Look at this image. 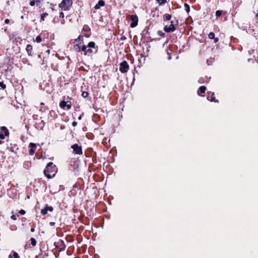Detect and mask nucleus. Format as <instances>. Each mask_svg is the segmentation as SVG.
Returning a JSON list of instances; mask_svg holds the SVG:
<instances>
[{
	"mask_svg": "<svg viewBox=\"0 0 258 258\" xmlns=\"http://www.w3.org/2000/svg\"><path fill=\"white\" fill-rule=\"evenodd\" d=\"M52 165H53L52 162H50L48 163L45 169L44 170V171H43L44 174L48 179L51 178L52 176H53L54 175V174H53V175H52L50 173H47L48 172L51 173L54 171L52 169L55 168V166H52Z\"/></svg>",
	"mask_w": 258,
	"mask_h": 258,
	"instance_id": "nucleus-1",
	"label": "nucleus"
},
{
	"mask_svg": "<svg viewBox=\"0 0 258 258\" xmlns=\"http://www.w3.org/2000/svg\"><path fill=\"white\" fill-rule=\"evenodd\" d=\"M73 5L72 0H62L59 4V8L63 11H68Z\"/></svg>",
	"mask_w": 258,
	"mask_h": 258,
	"instance_id": "nucleus-2",
	"label": "nucleus"
},
{
	"mask_svg": "<svg viewBox=\"0 0 258 258\" xmlns=\"http://www.w3.org/2000/svg\"><path fill=\"white\" fill-rule=\"evenodd\" d=\"M175 23H176V24H177V21L176 20L171 21L169 26L167 25L164 26V30L167 33L173 32L175 30Z\"/></svg>",
	"mask_w": 258,
	"mask_h": 258,
	"instance_id": "nucleus-3",
	"label": "nucleus"
},
{
	"mask_svg": "<svg viewBox=\"0 0 258 258\" xmlns=\"http://www.w3.org/2000/svg\"><path fill=\"white\" fill-rule=\"evenodd\" d=\"M129 65L127 61L124 60L120 62L119 64V71L122 73H125L128 71Z\"/></svg>",
	"mask_w": 258,
	"mask_h": 258,
	"instance_id": "nucleus-4",
	"label": "nucleus"
},
{
	"mask_svg": "<svg viewBox=\"0 0 258 258\" xmlns=\"http://www.w3.org/2000/svg\"><path fill=\"white\" fill-rule=\"evenodd\" d=\"M73 152L75 154L82 155L83 154L82 147L77 144H75L71 146Z\"/></svg>",
	"mask_w": 258,
	"mask_h": 258,
	"instance_id": "nucleus-5",
	"label": "nucleus"
},
{
	"mask_svg": "<svg viewBox=\"0 0 258 258\" xmlns=\"http://www.w3.org/2000/svg\"><path fill=\"white\" fill-rule=\"evenodd\" d=\"M131 20L132 22L130 24L131 28H134L136 27L138 23V18L136 15H132L131 16Z\"/></svg>",
	"mask_w": 258,
	"mask_h": 258,
	"instance_id": "nucleus-6",
	"label": "nucleus"
},
{
	"mask_svg": "<svg viewBox=\"0 0 258 258\" xmlns=\"http://www.w3.org/2000/svg\"><path fill=\"white\" fill-rule=\"evenodd\" d=\"M81 35H80L78 38L75 39V42L74 43H75L74 45V47H73V49L74 50L76 51V52H81V47L80 46V45L78 43H77V42L78 41H79V39L81 37Z\"/></svg>",
	"mask_w": 258,
	"mask_h": 258,
	"instance_id": "nucleus-7",
	"label": "nucleus"
},
{
	"mask_svg": "<svg viewBox=\"0 0 258 258\" xmlns=\"http://www.w3.org/2000/svg\"><path fill=\"white\" fill-rule=\"evenodd\" d=\"M54 245L56 247H59L60 251H63L66 248V246L63 242L61 240H59L57 242L54 243Z\"/></svg>",
	"mask_w": 258,
	"mask_h": 258,
	"instance_id": "nucleus-8",
	"label": "nucleus"
},
{
	"mask_svg": "<svg viewBox=\"0 0 258 258\" xmlns=\"http://www.w3.org/2000/svg\"><path fill=\"white\" fill-rule=\"evenodd\" d=\"M53 210V208L52 206H48L46 205L44 208L42 209L41 210V213L43 215H45L47 214V211L52 212Z\"/></svg>",
	"mask_w": 258,
	"mask_h": 258,
	"instance_id": "nucleus-9",
	"label": "nucleus"
},
{
	"mask_svg": "<svg viewBox=\"0 0 258 258\" xmlns=\"http://www.w3.org/2000/svg\"><path fill=\"white\" fill-rule=\"evenodd\" d=\"M1 130L4 132V134H3V133H0V139H4L5 136L9 135V131L6 126L1 127Z\"/></svg>",
	"mask_w": 258,
	"mask_h": 258,
	"instance_id": "nucleus-10",
	"label": "nucleus"
},
{
	"mask_svg": "<svg viewBox=\"0 0 258 258\" xmlns=\"http://www.w3.org/2000/svg\"><path fill=\"white\" fill-rule=\"evenodd\" d=\"M105 5V3L103 0H99L98 3L95 6L94 9L96 10L99 9L100 7H103Z\"/></svg>",
	"mask_w": 258,
	"mask_h": 258,
	"instance_id": "nucleus-11",
	"label": "nucleus"
},
{
	"mask_svg": "<svg viewBox=\"0 0 258 258\" xmlns=\"http://www.w3.org/2000/svg\"><path fill=\"white\" fill-rule=\"evenodd\" d=\"M87 47L93 49L94 50V53H96L97 51V48H95V43L93 41L89 42L87 45Z\"/></svg>",
	"mask_w": 258,
	"mask_h": 258,
	"instance_id": "nucleus-12",
	"label": "nucleus"
},
{
	"mask_svg": "<svg viewBox=\"0 0 258 258\" xmlns=\"http://www.w3.org/2000/svg\"><path fill=\"white\" fill-rule=\"evenodd\" d=\"M26 51L28 53V54L29 56H32V50H33V47L30 44H28L26 46Z\"/></svg>",
	"mask_w": 258,
	"mask_h": 258,
	"instance_id": "nucleus-13",
	"label": "nucleus"
},
{
	"mask_svg": "<svg viewBox=\"0 0 258 258\" xmlns=\"http://www.w3.org/2000/svg\"><path fill=\"white\" fill-rule=\"evenodd\" d=\"M92 53H94V50L92 48H87V50H85V55L90 56L92 54Z\"/></svg>",
	"mask_w": 258,
	"mask_h": 258,
	"instance_id": "nucleus-14",
	"label": "nucleus"
},
{
	"mask_svg": "<svg viewBox=\"0 0 258 258\" xmlns=\"http://www.w3.org/2000/svg\"><path fill=\"white\" fill-rule=\"evenodd\" d=\"M214 93L212 94V96L210 97V96L207 97V99L210 100V101H214L215 102H218V100L215 99V98L214 96Z\"/></svg>",
	"mask_w": 258,
	"mask_h": 258,
	"instance_id": "nucleus-15",
	"label": "nucleus"
},
{
	"mask_svg": "<svg viewBox=\"0 0 258 258\" xmlns=\"http://www.w3.org/2000/svg\"><path fill=\"white\" fill-rule=\"evenodd\" d=\"M67 102L65 101H61L59 103V106L60 108L62 109H64L65 107H66Z\"/></svg>",
	"mask_w": 258,
	"mask_h": 258,
	"instance_id": "nucleus-16",
	"label": "nucleus"
},
{
	"mask_svg": "<svg viewBox=\"0 0 258 258\" xmlns=\"http://www.w3.org/2000/svg\"><path fill=\"white\" fill-rule=\"evenodd\" d=\"M206 90V87L204 86H201L198 91V93L200 92L201 93H204Z\"/></svg>",
	"mask_w": 258,
	"mask_h": 258,
	"instance_id": "nucleus-17",
	"label": "nucleus"
},
{
	"mask_svg": "<svg viewBox=\"0 0 258 258\" xmlns=\"http://www.w3.org/2000/svg\"><path fill=\"white\" fill-rule=\"evenodd\" d=\"M171 18V16L170 14H166L164 15V19L165 20L168 21Z\"/></svg>",
	"mask_w": 258,
	"mask_h": 258,
	"instance_id": "nucleus-18",
	"label": "nucleus"
},
{
	"mask_svg": "<svg viewBox=\"0 0 258 258\" xmlns=\"http://www.w3.org/2000/svg\"><path fill=\"white\" fill-rule=\"evenodd\" d=\"M184 8H185V11H186V13H188L189 12V10H190L189 6L187 4L185 3L184 4Z\"/></svg>",
	"mask_w": 258,
	"mask_h": 258,
	"instance_id": "nucleus-19",
	"label": "nucleus"
},
{
	"mask_svg": "<svg viewBox=\"0 0 258 258\" xmlns=\"http://www.w3.org/2000/svg\"><path fill=\"white\" fill-rule=\"evenodd\" d=\"M31 244L35 246L36 245V241L34 238H31L30 239Z\"/></svg>",
	"mask_w": 258,
	"mask_h": 258,
	"instance_id": "nucleus-20",
	"label": "nucleus"
},
{
	"mask_svg": "<svg viewBox=\"0 0 258 258\" xmlns=\"http://www.w3.org/2000/svg\"><path fill=\"white\" fill-rule=\"evenodd\" d=\"M48 16V14L47 13H43L41 15V21H44V18L46 16Z\"/></svg>",
	"mask_w": 258,
	"mask_h": 258,
	"instance_id": "nucleus-21",
	"label": "nucleus"
},
{
	"mask_svg": "<svg viewBox=\"0 0 258 258\" xmlns=\"http://www.w3.org/2000/svg\"><path fill=\"white\" fill-rule=\"evenodd\" d=\"M83 30L86 32H89L90 31V28L87 25H85L83 27Z\"/></svg>",
	"mask_w": 258,
	"mask_h": 258,
	"instance_id": "nucleus-22",
	"label": "nucleus"
},
{
	"mask_svg": "<svg viewBox=\"0 0 258 258\" xmlns=\"http://www.w3.org/2000/svg\"><path fill=\"white\" fill-rule=\"evenodd\" d=\"M29 146L31 148V149H35L36 147V144L33 143H30L29 145Z\"/></svg>",
	"mask_w": 258,
	"mask_h": 258,
	"instance_id": "nucleus-23",
	"label": "nucleus"
},
{
	"mask_svg": "<svg viewBox=\"0 0 258 258\" xmlns=\"http://www.w3.org/2000/svg\"><path fill=\"white\" fill-rule=\"evenodd\" d=\"M208 37L210 39H213L215 37V34L213 32H210L209 34Z\"/></svg>",
	"mask_w": 258,
	"mask_h": 258,
	"instance_id": "nucleus-24",
	"label": "nucleus"
},
{
	"mask_svg": "<svg viewBox=\"0 0 258 258\" xmlns=\"http://www.w3.org/2000/svg\"><path fill=\"white\" fill-rule=\"evenodd\" d=\"M82 96L84 98H87L88 96V93L87 92L84 91L82 93Z\"/></svg>",
	"mask_w": 258,
	"mask_h": 258,
	"instance_id": "nucleus-25",
	"label": "nucleus"
},
{
	"mask_svg": "<svg viewBox=\"0 0 258 258\" xmlns=\"http://www.w3.org/2000/svg\"><path fill=\"white\" fill-rule=\"evenodd\" d=\"M222 14V11L220 10H217L216 11L215 15L217 17H220Z\"/></svg>",
	"mask_w": 258,
	"mask_h": 258,
	"instance_id": "nucleus-26",
	"label": "nucleus"
},
{
	"mask_svg": "<svg viewBox=\"0 0 258 258\" xmlns=\"http://www.w3.org/2000/svg\"><path fill=\"white\" fill-rule=\"evenodd\" d=\"M87 46H86V45H83L82 46V47L81 48V51H84V53L85 54V50H87Z\"/></svg>",
	"mask_w": 258,
	"mask_h": 258,
	"instance_id": "nucleus-27",
	"label": "nucleus"
},
{
	"mask_svg": "<svg viewBox=\"0 0 258 258\" xmlns=\"http://www.w3.org/2000/svg\"><path fill=\"white\" fill-rule=\"evenodd\" d=\"M36 41L37 42V43H39L41 41V38L40 36H37L36 37Z\"/></svg>",
	"mask_w": 258,
	"mask_h": 258,
	"instance_id": "nucleus-28",
	"label": "nucleus"
},
{
	"mask_svg": "<svg viewBox=\"0 0 258 258\" xmlns=\"http://www.w3.org/2000/svg\"><path fill=\"white\" fill-rule=\"evenodd\" d=\"M0 87H1L3 89H5L6 88V86L4 84L3 82H0Z\"/></svg>",
	"mask_w": 258,
	"mask_h": 258,
	"instance_id": "nucleus-29",
	"label": "nucleus"
},
{
	"mask_svg": "<svg viewBox=\"0 0 258 258\" xmlns=\"http://www.w3.org/2000/svg\"><path fill=\"white\" fill-rule=\"evenodd\" d=\"M160 5L164 4L166 1V0H157Z\"/></svg>",
	"mask_w": 258,
	"mask_h": 258,
	"instance_id": "nucleus-30",
	"label": "nucleus"
},
{
	"mask_svg": "<svg viewBox=\"0 0 258 258\" xmlns=\"http://www.w3.org/2000/svg\"><path fill=\"white\" fill-rule=\"evenodd\" d=\"M35 153V149H30V150H29V155L32 156Z\"/></svg>",
	"mask_w": 258,
	"mask_h": 258,
	"instance_id": "nucleus-31",
	"label": "nucleus"
},
{
	"mask_svg": "<svg viewBox=\"0 0 258 258\" xmlns=\"http://www.w3.org/2000/svg\"><path fill=\"white\" fill-rule=\"evenodd\" d=\"M158 34L159 35L161 36L162 37H165V34L164 33H163L161 31H158Z\"/></svg>",
	"mask_w": 258,
	"mask_h": 258,
	"instance_id": "nucleus-32",
	"label": "nucleus"
},
{
	"mask_svg": "<svg viewBox=\"0 0 258 258\" xmlns=\"http://www.w3.org/2000/svg\"><path fill=\"white\" fill-rule=\"evenodd\" d=\"M13 256L14 258H20V256H19L18 254L15 251L13 253Z\"/></svg>",
	"mask_w": 258,
	"mask_h": 258,
	"instance_id": "nucleus-33",
	"label": "nucleus"
},
{
	"mask_svg": "<svg viewBox=\"0 0 258 258\" xmlns=\"http://www.w3.org/2000/svg\"><path fill=\"white\" fill-rule=\"evenodd\" d=\"M35 4V0H31L30 2V5L31 6H34Z\"/></svg>",
	"mask_w": 258,
	"mask_h": 258,
	"instance_id": "nucleus-34",
	"label": "nucleus"
},
{
	"mask_svg": "<svg viewBox=\"0 0 258 258\" xmlns=\"http://www.w3.org/2000/svg\"><path fill=\"white\" fill-rule=\"evenodd\" d=\"M66 107L68 110L70 109L72 107V105H71V103H70L69 104L67 103V105H66Z\"/></svg>",
	"mask_w": 258,
	"mask_h": 258,
	"instance_id": "nucleus-35",
	"label": "nucleus"
},
{
	"mask_svg": "<svg viewBox=\"0 0 258 258\" xmlns=\"http://www.w3.org/2000/svg\"><path fill=\"white\" fill-rule=\"evenodd\" d=\"M19 213L21 214V215H24L25 213H26V212L25 210H21L19 211Z\"/></svg>",
	"mask_w": 258,
	"mask_h": 258,
	"instance_id": "nucleus-36",
	"label": "nucleus"
},
{
	"mask_svg": "<svg viewBox=\"0 0 258 258\" xmlns=\"http://www.w3.org/2000/svg\"><path fill=\"white\" fill-rule=\"evenodd\" d=\"M11 218L13 220H16L17 219L16 216L14 215H12Z\"/></svg>",
	"mask_w": 258,
	"mask_h": 258,
	"instance_id": "nucleus-37",
	"label": "nucleus"
},
{
	"mask_svg": "<svg viewBox=\"0 0 258 258\" xmlns=\"http://www.w3.org/2000/svg\"><path fill=\"white\" fill-rule=\"evenodd\" d=\"M59 17L63 18L64 17V14L63 12H60L59 13Z\"/></svg>",
	"mask_w": 258,
	"mask_h": 258,
	"instance_id": "nucleus-38",
	"label": "nucleus"
},
{
	"mask_svg": "<svg viewBox=\"0 0 258 258\" xmlns=\"http://www.w3.org/2000/svg\"><path fill=\"white\" fill-rule=\"evenodd\" d=\"M72 125L73 126H76L77 125V122L75 121H73L72 123Z\"/></svg>",
	"mask_w": 258,
	"mask_h": 258,
	"instance_id": "nucleus-39",
	"label": "nucleus"
},
{
	"mask_svg": "<svg viewBox=\"0 0 258 258\" xmlns=\"http://www.w3.org/2000/svg\"><path fill=\"white\" fill-rule=\"evenodd\" d=\"M126 39V37L125 36H122L120 37V40H125Z\"/></svg>",
	"mask_w": 258,
	"mask_h": 258,
	"instance_id": "nucleus-40",
	"label": "nucleus"
},
{
	"mask_svg": "<svg viewBox=\"0 0 258 258\" xmlns=\"http://www.w3.org/2000/svg\"><path fill=\"white\" fill-rule=\"evenodd\" d=\"M9 22H10V20H9V19H6L5 20V23L6 24H8V23H9Z\"/></svg>",
	"mask_w": 258,
	"mask_h": 258,
	"instance_id": "nucleus-41",
	"label": "nucleus"
},
{
	"mask_svg": "<svg viewBox=\"0 0 258 258\" xmlns=\"http://www.w3.org/2000/svg\"><path fill=\"white\" fill-rule=\"evenodd\" d=\"M167 54H168V60H170V59H171V56L170 55V54H169V53H168V52H167Z\"/></svg>",
	"mask_w": 258,
	"mask_h": 258,
	"instance_id": "nucleus-42",
	"label": "nucleus"
},
{
	"mask_svg": "<svg viewBox=\"0 0 258 258\" xmlns=\"http://www.w3.org/2000/svg\"><path fill=\"white\" fill-rule=\"evenodd\" d=\"M35 2L36 4H39L40 3V0H35Z\"/></svg>",
	"mask_w": 258,
	"mask_h": 258,
	"instance_id": "nucleus-43",
	"label": "nucleus"
},
{
	"mask_svg": "<svg viewBox=\"0 0 258 258\" xmlns=\"http://www.w3.org/2000/svg\"><path fill=\"white\" fill-rule=\"evenodd\" d=\"M54 222H50L49 224L50 226H53L54 225Z\"/></svg>",
	"mask_w": 258,
	"mask_h": 258,
	"instance_id": "nucleus-44",
	"label": "nucleus"
},
{
	"mask_svg": "<svg viewBox=\"0 0 258 258\" xmlns=\"http://www.w3.org/2000/svg\"><path fill=\"white\" fill-rule=\"evenodd\" d=\"M30 231L33 232L35 231V229H34V228H31Z\"/></svg>",
	"mask_w": 258,
	"mask_h": 258,
	"instance_id": "nucleus-45",
	"label": "nucleus"
},
{
	"mask_svg": "<svg viewBox=\"0 0 258 258\" xmlns=\"http://www.w3.org/2000/svg\"><path fill=\"white\" fill-rule=\"evenodd\" d=\"M85 36L86 37H89L90 36V34H85Z\"/></svg>",
	"mask_w": 258,
	"mask_h": 258,
	"instance_id": "nucleus-46",
	"label": "nucleus"
},
{
	"mask_svg": "<svg viewBox=\"0 0 258 258\" xmlns=\"http://www.w3.org/2000/svg\"><path fill=\"white\" fill-rule=\"evenodd\" d=\"M218 40V39L217 38L215 39V41L217 42Z\"/></svg>",
	"mask_w": 258,
	"mask_h": 258,
	"instance_id": "nucleus-47",
	"label": "nucleus"
},
{
	"mask_svg": "<svg viewBox=\"0 0 258 258\" xmlns=\"http://www.w3.org/2000/svg\"><path fill=\"white\" fill-rule=\"evenodd\" d=\"M81 118H82V117H81V116H80L78 117V119H81Z\"/></svg>",
	"mask_w": 258,
	"mask_h": 258,
	"instance_id": "nucleus-48",
	"label": "nucleus"
},
{
	"mask_svg": "<svg viewBox=\"0 0 258 258\" xmlns=\"http://www.w3.org/2000/svg\"><path fill=\"white\" fill-rule=\"evenodd\" d=\"M9 258H12V256H11V254H10V255H9Z\"/></svg>",
	"mask_w": 258,
	"mask_h": 258,
	"instance_id": "nucleus-49",
	"label": "nucleus"
},
{
	"mask_svg": "<svg viewBox=\"0 0 258 258\" xmlns=\"http://www.w3.org/2000/svg\"><path fill=\"white\" fill-rule=\"evenodd\" d=\"M256 16L257 17H258V13H257V14H256Z\"/></svg>",
	"mask_w": 258,
	"mask_h": 258,
	"instance_id": "nucleus-50",
	"label": "nucleus"
},
{
	"mask_svg": "<svg viewBox=\"0 0 258 258\" xmlns=\"http://www.w3.org/2000/svg\"><path fill=\"white\" fill-rule=\"evenodd\" d=\"M21 18L23 19V16H21Z\"/></svg>",
	"mask_w": 258,
	"mask_h": 258,
	"instance_id": "nucleus-51",
	"label": "nucleus"
},
{
	"mask_svg": "<svg viewBox=\"0 0 258 258\" xmlns=\"http://www.w3.org/2000/svg\"><path fill=\"white\" fill-rule=\"evenodd\" d=\"M41 105H44V103H41Z\"/></svg>",
	"mask_w": 258,
	"mask_h": 258,
	"instance_id": "nucleus-52",
	"label": "nucleus"
}]
</instances>
